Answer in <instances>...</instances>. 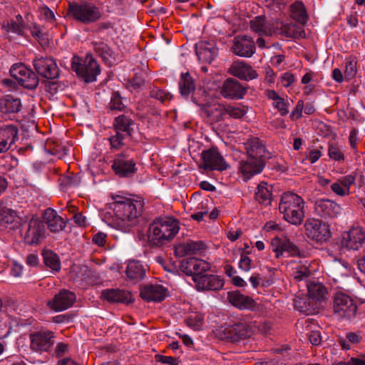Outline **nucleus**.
Returning <instances> with one entry per match:
<instances>
[{"label": "nucleus", "mask_w": 365, "mask_h": 365, "mask_svg": "<svg viewBox=\"0 0 365 365\" xmlns=\"http://www.w3.org/2000/svg\"><path fill=\"white\" fill-rule=\"evenodd\" d=\"M51 144H53V148L49 149L47 148V154L49 153L51 155L56 157L57 158H60L62 156L61 144L57 141L47 139V145H49L51 146Z\"/></svg>", "instance_id": "obj_56"}, {"label": "nucleus", "mask_w": 365, "mask_h": 365, "mask_svg": "<svg viewBox=\"0 0 365 365\" xmlns=\"http://www.w3.org/2000/svg\"><path fill=\"white\" fill-rule=\"evenodd\" d=\"M75 300L76 294L73 292L63 289L54 297L49 304L55 311L61 312L71 307Z\"/></svg>", "instance_id": "obj_28"}, {"label": "nucleus", "mask_w": 365, "mask_h": 365, "mask_svg": "<svg viewBox=\"0 0 365 365\" xmlns=\"http://www.w3.org/2000/svg\"><path fill=\"white\" fill-rule=\"evenodd\" d=\"M304 201L299 195L287 192L282 196L279 203V211L283 219L293 225H300L304 218Z\"/></svg>", "instance_id": "obj_3"}, {"label": "nucleus", "mask_w": 365, "mask_h": 365, "mask_svg": "<svg viewBox=\"0 0 365 365\" xmlns=\"http://www.w3.org/2000/svg\"><path fill=\"white\" fill-rule=\"evenodd\" d=\"M304 101L300 100L297 103V105L290 115V118L294 120V119H299L302 116V111L304 109Z\"/></svg>", "instance_id": "obj_63"}, {"label": "nucleus", "mask_w": 365, "mask_h": 365, "mask_svg": "<svg viewBox=\"0 0 365 365\" xmlns=\"http://www.w3.org/2000/svg\"><path fill=\"white\" fill-rule=\"evenodd\" d=\"M135 122L129 116L121 115L115 118L114 128L115 131L123 133V134L130 136L133 130Z\"/></svg>", "instance_id": "obj_37"}, {"label": "nucleus", "mask_w": 365, "mask_h": 365, "mask_svg": "<svg viewBox=\"0 0 365 365\" xmlns=\"http://www.w3.org/2000/svg\"><path fill=\"white\" fill-rule=\"evenodd\" d=\"M71 68L78 78L87 83L96 81L97 76L101 73L100 66L90 54L85 57L73 56Z\"/></svg>", "instance_id": "obj_4"}, {"label": "nucleus", "mask_w": 365, "mask_h": 365, "mask_svg": "<svg viewBox=\"0 0 365 365\" xmlns=\"http://www.w3.org/2000/svg\"><path fill=\"white\" fill-rule=\"evenodd\" d=\"M222 108H225V106L219 104L215 108V111L213 112L212 115V120L218 122L220 120H224L227 118V113H222L223 112H221V109Z\"/></svg>", "instance_id": "obj_64"}, {"label": "nucleus", "mask_w": 365, "mask_h": 365, "mask_svg": "<svg viewBox=\"0 0 365 365\" xmlns=\"http://www.w3.org/2000/svg\"><path fill=\"white\" fill-rule=\"evenodd\" d=\"M314 210L317 215L325 220L337 218L341 213V207L339 204L324 198L315 202Z\"/></svg>", "instance_id": "obj_11"}, {"label": "nucleus", "mask_w": 365, "mask_h": 365, "mask_svg": "<svg viewBox=\"0 0 365 365\" xmlns=\"http://www.w3.org/2000/svg\"><path fill=\"white\" fill-rule=\"evenodd\" d=\"M202 165L205 170H225L229 168L217 148H212L202 153Z\"/></svg>", "instance_id": "obj_12"}, {"label": "nucleus", "mask_w": 365, "mask_h": 365, "mask_svg": "<svg viewBox=\"0 0 365 365\" xmlns=\"http://www.w3.org/2000/svg\"><path fill=\"white\" fill-rule=\"evenodd\" d=\"M339 181L341 183V185H343V186L346 190L350 191L351 185L354 184L355 181H356V174L351 173L349 175H345V176L342 177Z\"/></svg>", "instance_id": "obj_61"}, {"label": "nucleus", "mask_w": 365, "mask_h": 365, "mask_svg": "<svg viewBox=\"0 0 365 365\" xmlns=\"http://www.w3.org/2000/svg\"><path fill=\"white\" fill-rule=\"evenodd\" d=\"M31 348L37 352L46 350V333L36 332L31 335Z\"/></svg>", "instance_id": "obj_46"}, {"label": "nucleus", "mask_w": 365, "mask_h": 365, "mask_svg": "<svg viewBox=\"0 0 365 365\" xmlns=\"http://www.w3.org/2000/svg\"><path fill=\"white\" fill-rule=\"evenodd\" d=\"M112 168L116 175L123 178L130 177L137 171L135 161L133 158H129L125 153L116 157L113 160Z\"/></svg>", "instance_id": "obj_13"}, {"label": "nucleus", "mask_w": 365, "mask_h": 365, "mask_svg": "<svg viewBox=\"0 0 365 365\" xmlns=\"http://www.w3.org/2000/svg\"><path fill=\"white\" fill-rule=\"evenodd\" d=\"M290 274L297 281L307 280L312 274L315 269L312 267V262L305 258L299 260H291L289 264Z\"/></svg>", "instance_id": "obj_14"}, {"label": "nucleus", "mask_w": 365, "mask_h": 365, "mask_svg": "<svg viewBox=\"0 0 365 365\" xmlns=\"http://www.w3.org/2000/svg\"><path fill=\"white\" fill-rule=\"evenodd\" d=\"M250 28L259 36H272L274 31L273 26L262 16H257L250 20Z\"/></svg>", "instance_id": "obj_34"}, {"label": "nucleus", "mask_w": 365, "mask_h": 365, "mask_svg": "<svg viewBox=\"0 0 365 365\" xmlns=\"http://www.w3.org/2000/svg\"><path fill=\"white\" fill-rule=\"evenodd\" d=\"M265 165V160L247 156L246 160L240 163L239 170L245 180H250L252 176L260 173Z\"/></svg>", "instance_id": "obj_17"}, {"label": "nucleus", "mask_w": 365, "mask_h": 365, "mask_svg": "<svg viewBox=\"0 0 365 365\" xmlns=\"http://www.w3.org/2000/svg\"><path fill=\"white\" fill-rule=\"evenodd\" d=\"M272 251L277 259L282 257H302V252L287 236H277L271 240Z\"/></svg>", "instance_id": "obj_7"}, {"label": "nucleus", "mask_w": 365, "mask_h": 365, "mask_svg": "<svg viewBox=\"0 0 365 365\" xmlns=\"http://www.w3.org/2000/svg\"><path fill=\"white\" fill-rule=\"evenodd\" d=\"M365 243V232L361 227H352L350 230L344 233L341 245L343 247L349 250H358L361 248Z\"/></svg>", "instance_id": "obj_16"}, {"label": "nucleus", "mask_w": 365, "mask_h": 365, "mask_svg": "<svg viewBox=\"0 0 365 365\" xmlns=\"http://www.w3.org/2000/svg\"><path fill=\"white\" fill-rule=\"evenodd\" d=\"M66 227V222L56 211L47 207V228L52 232L62 231Z\"/></svg>", "instance_id": "obj_35"}, {"label": "nucleus", "mask_w": 365, "mask_h": 365, "mask_svg": "<svg viewBox=\"0 0 365 365\" xmlns=\"http://www.w3.org/2000/svg\"><path fill=\"white\" fill-rule=\"evenodd\" d=\"M22 107L20 98L11 95L5 96L1 101V108L4 113H18Z\"/></svg>", "instance_id": "obj_38"}, {"label": "nucleus", "mask_w": 365, "mask_h": 365, "mask_svg": "<svg viewBox=\"0 0 365 365\" xmlns=\"http://www.w3.org/2000/svg\"><path fill=\"white\" fill-rule=\"evenodd\" d=\"M252 328L246 322H238L232 325L221 327L218 334L221 339L237 341L240 339L250 337L252 334Z\"/></svg>", "instance_id": "obj_9"}, {"label": "nucleus", "mask_w": 365, "mask_h": 365, "mask_svg": "<svg viewBox=\"0 0 365 365\" xmlns=\"http://www.w3.org/2000/svg\"><path fill=\"white\" fill-rule=\"evenodd\" d=\"M19 217L15 210L7 207H1L0 209V224L8 225L17 222Z\"/></svg>", "instance_id": "obj_47"}, {"label": "nucleus", "mask_w": 365, "mask_h": 365, "mask_svg": "<svg viewBox=\"0 0 365 365\" xmlns=\"http://www.w3.org/2000/svg\"><path fill=\"white\" fill-rule=\"evenodd\" d=\"M59 68L54 58H47V93L55 94L61 89L56 79L59 76Z\"/></svg>", "instance_id": "obj_25"}, {"label": "nucleus", "mask_w": 365, "mask_h": 365, "mask_svg": "<svg viewBox=\"0 0 365 365\" xmlns=\"http://www.w3.org/2000/svg\"><path fill=\"white\" fill-rule=\"evenodd\" d=\"M228 72L232 76L245 81L255 79L258 76L257 71L243 61L233 62L229 68Z\"/></svg>", "instance_id": "obj_20"}, {"label": "nucleus", "mask_w": 365, "mask_h": 365, "mask_svg": "<svg viewBox=\"0 0 365 365\" xmlns=\"http://www.w3.org/2000/svg\"><path fill=\"white\" fill-rule=\"evenodd\" d=\"M179 230L180 222L177 219L170 216L160 217L149 225L148 240L151 245L160 246L172 240Z\"/></svg>", "instance_id": "obj_2"}, {"label": "nucleus", "mask_w": 365, "mask_h": 365, "mask_svg": "<svg viewBox=\"0 0 365 365\" xmlns=\"http://www.w3.org/2000/svg\"><path fill=\"white\" fill-rule=\"evenodd\" d=\"M304 227L306 236L311 240L322 244L331 237L330 225L317 218L306 220Z\"/></svg>", "instance_id": "obj_5"}, {"label": "nucleus", "mask_w": 365, "mask_h": 365, "mask_svg": "<svg viewBox=\"0 0 365 365\" xmlns=\"http://www.w3.org/2000/svg\"><path fill=\"white\" fill-rule=\"evenodd\" d=\"M271 190L266 182H261L258 185L255 192V199L259 203L269 205L271 202Z\"/></svg>", "instance_id": "obj_41"}, {"label": "nucleus", "mask_w": 365, "mask_h": 365, "mask_svg": "<svg viewBox=\"0 0 365 365\" xmlns=\"http://www.w3.org/2000/svg\"><path fill=\"white\" fill-rule=\"evenodd\" d=\"M185 323L195 331L200 330L204 324V315L200 312L192 313L186 318Z\"/></svg>", "instance_id": "obj_48"}, {"label": "nucleus", "mask_w": 365, "mask_h": 365, "mask_svg": "<svg viewBox=\"0 0 365 365\" xmlns=\"http://www.w3.org/2000/svg\"><path fill=\"white\" fill-rule=\"evenodd\" d=\"M273 106L277 108L282 115H285L288 113L287 103L283 98H280L278 101L272 103Z\"/></svg>", "instance_id": "obj_60"}, {"label": "nucleus", "mask_w": 365, "mask_h": 365, "mask_svg": "<svg viewBox=\"0 0 365 365\" xmlns=\"http://www.w3.org/2000/svg\"><path fill=\"white\" fill-rule=\"evenodd\" d=\"M356 63L355 58L352 56L346 58L344 74L346 78L351 79L355 77L357 72Z\"/></svg>", "instance_id": "obj_50"}, {"label": "nucleus", "mask_w": 365, "mask_h": 365, "mask_svg": "<svg viewBox=\"0 0 365 365\" xmlns=\"http://www.w3.org/2000/svg\"><path fill=\"white\" fill-rule=\"evenodd\" d=\"M244 149L246 150L247 155L256 159L266 160L267 152L264 145L258 138H252L248 139L244 143Z\"/></svg>", "instance_id": "obj_27"}, {"label": "nucleus", "mask_w": 365, "mask_h": 365, "mask_svg": "<svg viewBox=\"0 0 365 365\" xmlns=\"http://www.w3.org/2000/svg\"><path fill=\"white\" fill-rule=\"evenodd\" d=\"M331 189L335 194L341 197L350 194V191L346 190L339 181L332 183Z\"/></svg>", "instance_id": "obj_58"}, {"label": "nucleus", "mask_w": 365, "mask_h": 365, "mask_svg": "<svg viewBox=\"0 0 365 365\" xmlns=\"http://www.w3.org/2000/svg\"><path fill=\"white\" fill-rule=\"evenodd\" d=\"M194 81L189 73H182L179 82V88L182 96H187L195 90Z\"/></svg>", "instance_id": "obj_43"}, {"label": "nucleus", "mask_w": 365, "mask_h": 365, "mask_svg": "<svg viewBox=\"0 0 365 365\" xmlns=\"http://www.w3.org/2000/svg\"><path fill=\"white\" fill-rule=\"evenodd\" d=\"M69 12L76 20L86 24L95 22L101 16L100 9L91 3L70 4Z\"/></svg>", "instance_id": "obj_6"}, {"label": "nucleus", "mask_w": 365, "mask_h": 365, "mask_svg": "<svg viewBox=\"0 0 365 365\" xmlns=\"http://www.w3.org/2000/svg\"><path fill=\"white\" fill-rule=\"evenodd\" d=\"M308 294L311 299L321 303L327 298V290L326 287L320 282L313 281L307 284Z\"/></svg>", "instance_id": "obj_33"}, {"label": "nucleus", "mask_w": 365, "mask_h": 365, "mask_svg": "<svg viewBox=\"0 0 365 365\" xmlns=\"http://www.w3.org/2000/svg\"><path fill=\"white\" fill-rule=\"evenodd\" d=\"M245 93L246 89L237 80L228 78L223 83L222 93L225 98L240 99Z\"/></svg>", "instance_id": "obj_29"}, {"label": "nucleus", "mask_w": 365, "mask_h": 365, "mask_svg": "<svg viewBox=\"0 0 365 365\" xmlns=\"http://www.w3.org/2000/svg\"><path fill=\"white\" fill-rule=\"evenodd\" d=\"M150 96L153 98H155L159 100L160 102L164 103L165 101L170 100L171 96L170 95L165 92L164 90L160 89H153L150 92Z\"/></svg>", "instance_id": "obj_57"}, {"label": "nucleus", "mask_w": 365, "mask_h": 365, "mask_svg": "<svg viewBox=\"0 0 365 365\" xmlns=\"http://www.w3.org/2000/svg\"><path fill=\"white\" fill-rule=\"evenodd\" d=\"M155 360L158 362H160L162 364H169V365H178L179 361L178 360L173 356H163L160 354H157L155 356Z\"/></svg>", "instance_id": "obj_62"}, {"label": "nucleus", "mask_w": 365, "mask_h": 365, "mask_svg": "<svg viewBox=\"0 0 365 365\" xmlns=\"http://www.w3.org/2000/svg\"><path fill=\"white\" fill-rule=\"evenodd\" d=\"M233 52L242 57H251L255 52V43L251 37L244 36L235 39L232 46Z\"/></svg>", "instance_id": "obj_24"}, {"label": "nucleus", "mask_w": 365, "mask_h": 365, "mask_svg": "<svg viewBox=\"0 0 365 365\" xmlns=\"http://www.w3.org/2000/svg\"><path fill=\"white\" fill-rule=\"evenodd\" d=\"M33 64L36 72L43 77H46V58L36 57L34 60Z\"/></svg>", "instance_id": "obj_55"}, {"label": "nucleus", "mask_w": 365, "mask_h": 365, "mask_svg": "<svg viewBox=\"0 0 365 365\" xmlns=\"http://www.w3.org/2000/svg\"><path fill=\"white\" fill-rule=\"evenodd\" d=\"M128 136L115 131V134L109 138L110 145L112 149L119 150L125 144V140Z\"/></svg>", "instance_id": "obj_49"}, {"label": "nucleus", "mask_w": 365, "mask_h": 365, "mask_svg": "<svg viewBox=\"0 0 365 365\" xmlns=\"http://www.w3.org/2000/svg\"><path fill=\"white\" fill-rule=\"evenodd\" d=\"M210 264L207 262L196 257L183 259L180 264V270L187 275L195 277L210 269Z\"/></svg>", "instance_id": "obj_15"}, {"label": "nucleus", "mask_w": 365, "mask_h": 365, "mask_svg": "<svg viewBox=\"0 0 365 365\" xmlns=\"http://www.w3.org/2000/svg\"><path fill=\"white\" fill-rule=\"evenodd\" d=\"M19 130L16 125H7L0 128V153L9 150L19 139Z\"/></svg>", "instance_id": "obj_22"}, {"label": "nucleus", "mask_w": 365, "mask_h": 365, "mask_svg": "<svg viewBox=\"0 0 365 365\" xmlns=\"http://www.w3.org/2000/svg\"><path fill=\"white\" fill-rule=\"evenodd\" d=\"M204 248L201 241H188L180 243L175 247V255L182 257L185 255H194Z\"/></svg>", "instance_id": "obj_32"}, {"label": "nucleus", "mask_w": 365, "mask_h": 365, "mask_svg": "<svg viewBox=\"0 0 365 365\" xmlns=\"http://www.w3.org/2000/svg\"><path fill=\"white\" fill-rule=\"evenodd\" d=\"M328 155L331 159L336 161L344 160V153L341 149L337 145L333 144L329 146Z\"/></svg>", "instance_id": "obj_54"}, {"label": "nucleus", "mask_w": 365, "mask_h": 365, "mask_svg": "<svg viewBox=\"0 0 365 365\" xmlns=\"http://www.w3.org/2000/svg\"><path fill=\"white\" fill-rule=\"evenodd\" d=\"M30 31L31 36L41 44V46L44 47L46 41L43 30L36 24H34L30 27Z\"/></svg>", "instance_id": "obj_53"}, {"label": "nucleus", "mask_w": 365, "mask_h": 365, "mask_svg": "<svg viewBox=\"0 0 365 365\" xmlns=\"http://www.w3.org/2000/svg\"><path fill=\"white\" fill-rule=\"evenodd\" d=\"M113 202L109 203L113 210L112 221L109 224L124 232L136 225L140 215L141 204L133 198L123 195L112 197Z\"/></svg>", "instance_id": "obj_1"}, {"label": "nucleus", "mask_w": 365, "mask_h": 365, "mask_svg": "<svg viewBox=\"0 0 365 365\" xmlns=\"http://www.w3.org/2000/svg\"><path fill=\"white\" fill-rule=\"evenodd\" d=\"M9 72L19 84L26 89H34L38 84L39 80L36 75L24 63L14 64Z\"/></svg>", "instance_id": "obj_8"}, {"label": "nucleus", "mask_w": 365, "mask_h": 365, "mask_svg": "<svg viewBox=\"0 0 365 365\" xmlns=\"http://www.w3.org/2000/svg\"><path fill=\"white\" fill-rule=\"evenodd\" d=\"M61 260L54 252L47 250V267H49L53 273L61 269Z\"/></svg>", "instance_id": "obj_51"}, {"label": "nucleus", "mask_w": 365, "mask_h": 365, "mask_svg": "<svg viewBox=\"0 0 365 365\" xmlns=\"http://www.w3.org/2000/svg\"><path fill=\"white\" fill-rule=\"evenodd\" d=\"M101 297L109 302H120L128 304L131 301L129 292L118 289H106L102 291Z\"/></svg>", "instance_id": "obj_31"}, {"label": "nucleus", "mask_w": 365, "mask_h": 365, "mask_svg": "<svg viewBox=\"0 0 365 365\" xmlns=\"http://www.w3.org/2000/svg\"><path fill=\"white\" fill-rule=\"evenodd\" d=\"M168 295V290L159 284H148L140 289L141 297L148 302H161Z\"/></svg>", "instance_id": "obj_18"}, {"label": "nucleus", "mask_w": 365, "mask_h": 365, "mask_svg": "<svg viewBox=\"0 0 365 365\" xmlns=\"http://www.w3.org/2000/svg\"><path fill=\"white\" fill-rule=\"evenodd\" d=\"M349 264L343 261L334 260L327 267V274L333 282L337 284L341 280L350 273Z\"/></svg>", "instance_id": "obj_23"}, {"label": "nucleus", "mask_w": 365, "mask_h": 365, "mask_svg": "<svg viewBox=\"0 0 365 365\" xmlns=\"http://www.w3.org/2000/svg\"><path fill=\"white\" fill-rule=\"evenodd\" d=\"M197 290H219L224 286V281L215 274H202L193 277Z\"/></svg>", "instance_id": "obj_19"}, {"label": "nucleus", "mask_w": 365, "mask_h": 365, "mask_svg": "<svg viewBox=\"0 0 365 365\" xmlns=\"http://www.w3.org/2000/svg\"><path fill=\"white\" fill-rule=\"evenodd\" d=\"M94 49L106 63L112 64L114 62L113 53L110 48L104 42L94 43Z\"/></svg>", "instance_id": "obj_44"}, {"label": "nucleus", "mask_w": 365, "mask_h": 365, "mask_svg": "<svg viewBox=\"0 0 365 365\" xmlns=\"http://www.w3.org/2000/svg\"><path fill=\"white\" fill-rule=\"evenodd\" d=\"M125 107L123 99L118 93H114L112 95L110 102L109 103V108L111 110H122Z\"/></svg>", "instance_id": "obj_52"}, {"label": "nucleus", "mask_w": 365, "mask_h": 365, "mask_svg": "<svg viewBox=\"0 0 365 365\" xmlns=\"http://www.w3.org/2000/svg\"><path fill=\"white\" fill-rule=\"evenodd\" d=\"M221 112L222 113H227V118H242L247 112V108L243 105H236V106H225V108H222L221 109Z\"/></svg>", "instance_id": "obj_45"}, {"label": "nucleus", "mask_w": 365, "mask_h": 365, "mask_svg": "<svg viewBox=\"0 0 365 365\" xmlns=\"http://www.w3.org/2000/svg\"><path fill=\"white\" fill-rule=\"evenodd\" d=\"M146 273L145 266L136 260H130L128 262L126 269L127 277L133 280L139 281L143 279Z\"/></svg>", "instance_id": "obj_36"}, {"label": "nucleus", "mask_w": 365, "mask_h": 365, "mask_svg": "<svg viewBox=\"0 0 365 365\" xmlns=\"http://www.w3.org/2000/svg\"><path fill=\"white\" fill-rule=\"evenodd\" d=\"M2 29L6 32H12L18 35L23 36L25 29V24L23 17L18 14L15 20H10L4 22L2 25Z\"/></svg>", "instance_id": "obj_39"}, {"label": "nucleus", "mask_w": 365, "mask_h": 365, "mask_svg": "<svg viewBox=\"0 0 365 365\" xmlns=\"http://www.w3.org/2000/svg\"><path fill=\"white\" fill-rule=\"evenodd\" d=\"M227 299L233 306L240 309H252L255 306V302L252 298L244 295L240 291L229 292Z\"/></svg>", "instance_id": "obj_30"}, {"label": "nucleus", "mask_w": 365, "mask_h": 365, "mask_svg": "<svg viewBox=\"0 0 365 365\" xmlns=\"http://www.w3.org/2000/svg\"><path fill=\"white\" fill-rule=\"evenodd\" d=\"M333 308L334 312L341 317H351L356 312V306L353 299L342 292H336Z\"/></svg>", "instance_id": "obj_10"}, {"label": "nucleus", "mask_w": 365, "mask_h": 365, "mask_svg": "<svg viewBox=\"0 0 365 365\" xmlns=\"http://www.w3.org/2000/svg\"><path fill=\"white\" fill-rule=\"evenodd\" d=\"M252 259L247 255H242L239 262V268L244 272H249L252 269Z\"/></svg>", "instance_id": "obj_59"}, {"label": "nucleus", "mask_w": 365, "mask_h": 365, "mask_svg": "<svg viewBox=\"0 0 365 365\" xmlns=\"http://www.w3.org/2000/svg\"><path fill=\"white\" fill-rule=\"evenodd\" d=\"M280 33L285 37L299 38L305 37V31L293 24L281 23Z\"/></svg>", "instance_id": "obj_42"}, {"label": "nucleus", "mask_w": 365, "mask_h": 365, "mask_svg": "<svg viewBox=\"0 0 365 365\" xmlns=\"http://www.w3.org/2000/svg\"><path fill=\"white\" fill-rule=\"evenodd\" d=\"M195 52L199 61L210 63L217 54V48L212 42L203 41L195 44Z\"/></svg>", "instance_id": "obj_26"}, {"label": "nucleus", "mask_w": 365, "mask_h": 365, "mask_svg": "<svg viewBox=\"0 0 365 365\" xmlns=\"http://www.w3.org/2000/svg\"><path fill=\"white\" fill-rule=\"evenodd\" d=\"M44 235V222L38 218H32L29 222L24 237L25 242L29 245H37Z\"/></svg>", "instance_id": "obj_21"}, {"label": "nucleus", "mask_w": 365, "mask_h": 365, "mask_svg": "<svg viewBox=\"0 0 365 365\" xmlns=\"http://www.w3.org/2000/svg\"><path fill=\"white\" fill-rule=\"evenodd\" d=\"M292 18L298 23L304 25L308 19L304 5L301 1H296L290 6Z\"/></svg>", "instance_id": "obj_40"}]
</instances>
